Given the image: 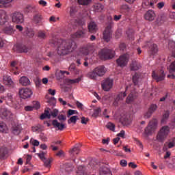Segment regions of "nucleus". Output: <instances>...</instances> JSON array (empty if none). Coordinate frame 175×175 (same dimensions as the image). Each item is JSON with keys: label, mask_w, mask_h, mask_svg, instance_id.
I'll return each mask as SVG.
<instances>
[{"label": "nucleus", "mask_w": 175, "mask_h": 175, "mask_svg": "<svg viewBox=\"0 0 175 175\" xmlns=\"http://www.w3.org/2000/svg\"><path fill=\"white\" fill-rule=\"evenodd\" d=\"M76 49H77V44L75 41L72 40H64L59 43L57 51L59 55H68V54L72 53Z\"/></svg>", "instance_id": "obj_1"}, {"label": "nucleus", "mask_w": 175, "mask_h": 175, "mask_svg": "<svg viewBox=\"0 0 175 175\" xmlns=\"http://www.w3.org/2000/svg\"><path fill=\"white\" fill-rule=\"evenodd\" d=\"M114 55H116V53L110 49H102L98 53V57L100 59H110L113 58Z\"/></svg>", "instance_id": "obj_2"}, {"label": "nucleus", "mask_w": 175, "mask_h": 175, "mask_svg": "<svg viewBox=\"0 0 175 175\" xmlns=\"http://www.w3.org/2000/svg\"><path fill=\"white\" fill-rule=\"evenodd\" d=\"M170 132V129L169 128V126H163L157 135V140H158V142H163V140H165V139L167 137Z\"/></svg>", "instance_id": "obj_3"}, {"label": "nucleus", "mask_w": 175, "mask_h": 175, "mask_svg": "<svg viewBox=\"0 0 175 175\" xmlns=\"http://www.w3.org/2000/svg\"><path fill=\"white\" fill-rule=\"evenodd\" d=\"M12 21L15 24H23L24 23V14L20 12H15L12 14Z\"/></svg>", "instance_id": "obj_4"}, {"label": "nucleus", "mask_w": 175, "mask_h": 175, "mask_svg": "<svg viewBox=\"0 0 175 175\" xmlns=\"http://www.w3.org/2000/svg\"><path fill=\"white\" fill-rule=\"evenodd\" d=\"M129 61V55H122L116 60V64L120 68H124L128 65Z\"/></svg>", "instance_id": "obj_5"}, {"label": "nucleus", "mask_w": 175, "mask_h": 175, "mask_svg": "<svg viewBox=\"0 0 175 175\" xmlns=\"http://www.w3.org/2000/svg\"><path fill=\"white\" fill-rule=\"evenodd\" d=\"M101 87L103 91L109 92L113 88V79L107 78L102 81Z\"/></svg>", "instance_id": "obj_6"}, {"label": "nucleus", "mask_w": 175, "mask_h": 175, "mask_svg": "<svg viewBox=\"0 0 175 175\" xmlns=\"http://www.w3.org/2000/svg\"><path fill=\"white\" fill-rule=\"evenodd\" d=\"M32 90L29 88H22L19 90V96L22 99H28L32 95Z\"/></svg>", "instance_id": "obj_7"}, {"label": "nucleus", "mask_w": 175, "mask_h": 175, "mask_svg": "<svg viewBox=\"0 0 175 175\" xmlns=\"http://www.w3.org/2000/svg\"><path fill=\"white\" fill-rule=\"evenodd\" d=\"M157 129V122H150L148 126L145 129V133L150 136L154 133Z\"/></svg>", "instance_id": "obj_8"}, {"label": "nucleus", "mask_w": 175, "mask_h": 175, "mask_svg": "<svg viewBox=\"0 0 175 175\" xmlns=\"http://www.w3.org/2000/svg\"><path fill=\"white\" fill-rule=\"evenodd\" d=\"M1 98L3 100H5L7 105L16 109V107L14 104V98H13V95H12V94H8L5 97L2 96Z\"/></svg>", "instance_id": "obj_9"}, {"label": "nucleus", "mask_w": 175, "mask_h": 175, "mask_svg": "<svg viewBox=\"0 0 175 175\" xmlns=\"http://www.w3.org/2000/svg\"><path fill=\"white\" fill-rule=\"evenodd\" d=\"M9 23V16L6 14V12L3 10H0V25H6Z\"/></svg>", "instance_id": "obj_10"}, {"label": "nucleus", "mask_w": 175, "mask_h": 175, "mask_svg": "<svg viewBox=\"0 0 175 175\" xmlns=\"http://www.w3.org/2000/svg\"><path fill=\"white\" fill-rule=\"evenodd\" d=\"M112 31H111V25H109L105 28V30L103 33V38L106 42H110V39H111Z\"/></svg>", "instance_id": "obj_11"}, {"label": "nucleus", "mask_w": 175, "mask_h": 175, "mask_svg": "<svg viewBox=\"0 0 175 175\" xmlns=\"http://www.w3.org/2000/svg\"><path fill=\"white\" fill-rule=\"evenodd\" d=\"M12 111L6 107H1L0 109V117L1 118H10Z\"/></svg>", "instance_id": "obj_12"}, {"label": "nucleus", "mask_w": 175, "mask_h": 175, "mask_svg": "<svg viewBox=\"0 0 175 175\" xmlns=\"http://www.w3.org/2000/svg\"><path fill=\"white\" fill-rule=\"evenodd\" d=\"M13 49L16 53H28V48L25 45L15 44Z\"/></svg>", "instance_id": "obj_13"}, {"label": "nucleus", "mask_w": 175, "mask_h": 175, "mask_svg": "<svg viewBox=\"0 0 175 175\" xmlns=\"http://www.w3.org/2000/svg\"><path fill=\"white\" fill-rule=\"evenodd\" d=\"M3 32L6 35H13L16 32V30L14 29V27L8 24L3 29Z\"/></svg>", "instance_id": "obj_14"}, {"label": "nucleus", "mask_w": 175, "mask_h": 175, "mask_svg": "<svg viewBox=\"0 0 175 175\" xmlns=\"http://www.w3.org/2000/svg\"><path fill=\"white\" fill-rule=\"evenodd\" d=\"M94 70V72H96L97 76H98L99 77H102V76H104L105 73H106V68H105V66H98Z\"/></svg>", "instance_id": "obj_15"}, {"label": "nucleus", "mask_w": 175, "mask_h": 175, "mask_svg": "<svg viewBox=\"0 0 175 175\" xmlns=\"http://www.w3.org/2000/svg\"><path fill=\"white\" fill-rule=\"evenodd\" d=\"M160 73H161V75L159 77L155 73V71H153L152 73V77H153V79L157 80V81H162V80H164L165 79V71L163 70V69H161L160 70Z\"/></svg>", "instance_id": "obj_16"}, {"label": "nucleus", "mask_w": 175, "mask_h": 175, "mask_svg": "<svg viewBox=\"0 0 175 175\" xmlns=\"http://www.w3.org/2000/svg\"><path fill=\"white\" fill-rule=\"evenodd\" d=\"M85 30H79L71 36L72 39H79L80 38H85Z\"/></svg>", "instance_id": "obj_17"}, {"label": "nucleus", "mask_w": 175, "mask_h": 175, "mask_svg": "<svg viewBox=\"0 0 175 175\" xmlns=\"http://www.w3.org/2000/svg\"><path fill=\"white\" fill-rule=\"evenodd\" d=\"M144 17L148 21H153L155 19V12L153 10H148L145 14Z\"/></svg>", "instance_id": "obj_18"}, {"label": "nucleus", "mask_w": 175, "mask_h": 175, "mask_svg": "<svg viewBox=\"0 0 175 175\" xmlns=\"http://www.w3.org/2000/svg\"><path fill=\"white\" fill-rule=\"evenodd\" d=\"M150 49V54L154 55L158 53V46L156 44L148 42L147 45Z\"/></svg>", "instance_id": "obj_19"}, {"label": "nucleus", "mask_w": 175, "mask_h": 175, "mask_svg": "<svg viewBox=\"0 0 175 175\" xmlns=\"http://www.w3.org/2000/svg\"><path fill=\"white\" fill-rule=\"evenodd\" d=\"M52 124L54 128H56L59 131H64V129L65 128V124L59 123L57 120H53Z\"/></svg>", "instance_id": "obj_20"}, {"label": "nucleus", "mask_w": 175, "mask_h": 175, "mask_svg": "<svg viewBox=\"0 0 175 175\" xmlns=\"http://www.w3.org/2000/svg\"><path fill=\"white\" fill-rule=\"evenodd\" d=\"M8 156V148L2 147L0 149V158L1 159H6Z\"/></svg>", "instance_id": "obj_21"}, {"label": "nucleus", "mask_w": 175, "mask_h": 175, "mask_svg": "<svg viewBox=\"0 0 175 175\" xmlns=\"http://www.w3.org/2000/svg\"><path fill=\"white\" fill-rule=\"evenodd\" d=\"M21 131H23V127H21V125L18 124L12 127V133L16 135H20V133H21Z\"/></svg>", "instance_id": "obj_22"}, {"label": "nucleus", "mask_w": 175, "mask_h": 175, "mask_svg": "<svg viewBox=\"0 0 175 175\" xmlns=\"http://www.w3.org/2000/svg\"><path fill=\"white\" fill-rule=\"evenodd\" d=\"M19 83L20 84H21V85H29V84H31V81H29V79H28V77L23 76L21 77L19 79Z\"/></svg>", "instance_id": "obj_23"}, {"label": "nucleus", "mask_w": 175, "mask_h": 175, "mask_svg": "<svg viewBox=\"0 0 175 175\" xmlns=\"http://www.w3.org/2000/svg\"><path fill=\"white\" fill-rule=\"evenodd\" d=\"M88 30L91 33H94L96 31H98V27L95 22H90L88 25Z\"/></svg>", "instance_id": "obj_24"}, {"label": "nucleus", "mask_w": 175, "mask_h": 175, "mask_svg": "<svg viewBox=\"0 0 175 175\" xmlns=\"http://www.w3.org/2000/svg\"><path fill=\"white\" fill-rule=\"evenodd\" d=\"M3 83L5 85H13V81L10 76L5 75L3 77Z\"/></svg>", "instance_id": "obj_25"}, {"label": "nucleus", "mask_w": 175, "mask_h": 175, "mask_svg": "<svg viewBox=\"0 0 175 175\" xmlns=\"http://www.w3.org/2000/svg\"><path fill=\"white\" fill-rule=\"evenodd\" d=\"M142 66L136 61L132 62L131 64V70H139Z\"/></svg>", "instance_id": "obj_26"}, {"label": "nucleus", "mask_w": 175, "mask_h": 175, "mask_svg": "<svg viewBox=\"0 0 175 175\" xmlns=\"http://www.w3.org/2000/svg\"><path fill=\"white\" fill-rule=\"evenodd\" d=\"M44 118H48L49 120L51 118V113H50L49 109H46L44 113H42L40 116L41 120H44Z\"/></svg>", "instance_id": "obj_27"}, {"label": "nucleus", "mask_w": 175, "mask_h": 175, "mask_svg": "<svg viewBox=\"0 0 175 175\" xmlns=\"http://www.w3.org/2000/svg\"><path fill=\"white\" fill-rule=\"evenodd\" d=\"M98 77V76L97 75L96 72H95V70H93L92 72H89L88 73V77L92 80H96Z\"/></svg>", "instance_id": "obj_28"}, {"label": "nucleus", "mask_w": 175, "mask_h": 175, "mask_svg": "<svg viewBox=\"0 0 175 175\" xmlns=\"http://www.w3.org/2000/svg\"><path fill=\"white\" fill-rule=\"evenodd\" d=\"M157 3V0H148L146 1L144 5L146 6V8H154V5Z\"/></svg>", "instance_id": "obj_29"}, {"label": "nucleus", "mask_w": 175, "mask_h": 175, "mask_svg": "<svg viewBox=\"0 0 175 175\" xmlns=\"http://www.w3.org/2000/svg\"><path fill=\"white\" fill-rule=\"evenodd\" d=\"M70 14L71 17H76V16H77L79 14L77 8L71 7L70 11Z\"/></svg>", "instance_id": "obj_30"}, {"label": "nucleus", "mask_w": 175, "mask_h": 175, "mask_svg": "<svg viewBox=\"0 0 175 175\" xmlns=\"http://www.w3.org/2000/svg\"><path fill=\"white\" fill-rule=\"evenodd\" d=\"M81 145L80 144H77L70 151V154H72L73 155H75V154H76L77 155V154H79V152H80V148L79 147H80Z\"/></svg>", "instance_id": "obj_31"}, {"label": "nucleus", "mask_w": 175, "mask_h": 175, "mask_svg": "<svg viewBox=\"0 0 175 175\" xmlns=\"http://www.w3.org/2000/svg\"><path fill=\"white\" fill-rule=\"evenodd\" d=\"M79 120V116H72L68 120V124H76V122H77V120Z\"/></svg>", "instance_id": "obj_32"}, {"label": "nucleus", "mask_w": 175, "mask_h": 175, "mask_svg": "<svg viewBox=\"0 0 175 175\" xmlns=\"http://www.w3.org/2000/svg\"><path fill=\"white\" fill-rule=\"evenodd\" d=\"M81 81V78L79 77L75 79H66V83H68L69 84H76L77 83H80Z\"/></svg>", "instance_id": "obj_33"}, {"label": "nucleus", "mask_w": 175, "mask_h": 175, "mask_svg": "<svg viewBox=\"0 0 175 175\" xmlns=\"http://www.w3.org/2000/svg\"><path fill=\"white\" fill-rule=\"evenodd\" d=\"M44 165L46 167H51V162H53V159L49 158L45 159L44 161Z\"/></svg>", "instance_id": "obj_34"}, {"label": "nucleus", "mask_w": 175, "mask_h": 175, "mask_svg": "<svg viewBox=\"0 0 175 175\" xmlns=\"http://www.w3.org/2000/svg\"><path fill=\"white\" fill-rule=\"evenodd\" d=\"M91 2H92V0H78V3L82 5V6H88Z\"/></svg>", "instance_id": "obj_35"}, {"label": "nucleus", "mask_w": 175, "mask_h": 175, "mask_svg": "<svg viewBox=\"0 0 175 175\" xmlns=\"http://www.w3.org/2000/svg\"><path fill=\"white\" fill-rule=\"evenodd\" d=\"M7 131L8 126H6V124H5L3 122H0V132L5 133Z\"/></svg>", "instance_id": "obj_36"}, {"label": "nucleus", "mask_w": 175, "mask_h": 175, "mask_svg": "<svg viewBox=\"0 0 175 175\" xmlns=\"http://www.w3.org/2000/svg\"><path fill=\"white\" fill-rule=\"evenodd\" d=\"M136 98V95L133 96V94H130L126 99V103H131Z\"/></svg>", "instance_id": "obj_37"}, {"label": "nucleus", "mask_w": 175, "mask_h": 175, "mask_svg": "<svg viewBox=\"0 0 175 175\" xmlns=\"http://www.w3.org/2000/svg\"><path fill=\"white\" fill-rule=\"evenodd\" d=\"M33 20L35 23H40V21H42V15H40V14H36L33 16Z\"/></svg>", "instance_id": "obj_38"}, {"label": "nucleus", "mask_w": 175, "mask_h": 175, "mask_svg": "<svg viewBox=\"0 0 175 175\" xmlns=\"http://www.w3.org/2000/svg\"><path fill=\"white\" fill-rule=\"evenodd\" d=\"M170 114V112H169V111H166L164 112V113L163 114V119L161 120L162 124H165V122H166V120L169 118Z\"/></svg>", "instance_id": "obj_39"}, {"label": "nucleus", "mask_w": 175, "mask_h": 175, "mask_svg": "<svg viewBox=\"0 0 175 175\" xmlns=\"http://www.w3.org/2000/svg\"><path fill=\"white\" fill-rule=\"evenodd\" d=\"M68 69L70 72H74V73H76L77 75H79L80 72V70L76 69V66H75V64H71Z\"/></svg>", "instance_id": "obj_40"}, {"label": "nucleus", "mask_w": 175, "mask_h": 175, "mask_svg": "<svg viewBox=\"0 0 175 175\" xmlns=\"http://www.w3.org/2000/svg\"><path fill=\"white\" fill-rule=\"evenodd\" d=\"M106 128L107 129H109V131H112V132H114L116 131V125L111 122H108L106 125Z\"/></svg>", "instance_id": "obj_41"}, {"label": "nucleus", "mask_w": 175, "mask_h": 175, "mask_svg": "<svg viewBox=\"0 0 175 175\" xmlns=\"http://www.w3.org/2000/svg\"><path fill=\"white\" fill-rule=\"evenodd\" d=\"M84 172H85V167L83 165H79L77 172V174L83 175L84 174Z\"/></svg>", "instance_id": "obj_42"}, {"label": "nucleus", "mask_w": 175, "mask_h": 175, "mask_svg": "<svg viewBox=\"0 0 175 175\" xmlns=\"http://www.w3.org/2000/svg\"><path fill=\"white\" fill-rule=\"evenodd\" d=\"M11 66L12 68V72H14V75L17 76V75H20V72L17 70V67L16 66V63L14 62L11 63Z\"/></svg>", "instance_id": "obj_43"}, {"label": "nucleus", "mask_w": 175, "mask_h": 175, "mask_svg": "<svg viewBox=\"0 0 175 175\" xmlns=\"http://www.w3.org/2000/svg\"><path fill=\"white\" fill-rule=\"evenodd\" d=\"M94 8L95 10H96L97 12H102L105 7L101 3H98L94 5Z\"/></svg>", "instance_id": "obj_44"}, {"label": "nucleus", "mask_w": 175, "mask_h": 175, "mask_svg": "<svg viewBox=\"0 0 175 175\" xmlns=\"http://www.w3.org/2000/svg\"><path fill=\"white\" fill-rule=\"evenodd\" d=\"M30 144H32V146H34V147H38L39 146V144H40V142H39V141L37 139L31 138Z\"/></svg>", "instance_id": "obj_45"}, {"label": "nucleus", "mask_w": 175, "mask_h": 175, "mask_svg": "<svg viewBox=\"0 0 175 175\" xmlns=\"http://www.w3.org/2000/svg\"><path fill=\"white\" fill-rule=\"evenodd\" d=\"M100 175H113L109 170L104 169L100 171Z\"/></svg>", "instance_id": "obj_46"}, {"label": "nucleus", "mask_w": 175, "mask_h": 175, "mask_svg": "<svg viewBox=\"0 0 175 175\" xmlns=\"http://www.w3.org/2000/svg\"><path fill=\"white\" fill-rule=\"evenodd\" d=\"M169 71L170 73H172V72L175 73V61L172 62L171 64L170 65Z\"/></svg>", "instance_id": "obj_47"}, {"label": "nucleus", "mask_w": 175, "mask_h": 175, "mask_svg": "<svg viewBox=\"0 0 175 175\" xmlns=\"http://www.w3.org/2000/svg\"><path fill=\"white\" fill-rule=\"evenodd\" d=\"M47 36L46 35V33L43 31H40L38 32V38H40L41 39H46Z\"/></svg>", "instance_id": "obj_48"}, {"label": "nucleus", "mask_w": 175, "mask_h": 175, "mask_svg": "<svg viewBox=\"0 0 175 175\" xmlns=\"http://www.w3.org/2000/svg\"><path fill=\"white\" fill-rule=\"evenodd\" d=\"M168 148H173L175 146V138L172 139L169 143H167Z\"/></svg>", "instance_id": "obj_49"}, {"label": "nucleus", "mask_w": 175, "mask_h": 175, "mask_svg": "<svg viewBox=\"0 0 175 175\" xmlns=\"http://www.w3.org/2000/svg\"><path fill=\"white\" fill-rule=\"evenodd\" d=\"M33 109H36V110L40 109V103L38 102V101H34L33 103Z\"/></svg>", "instance_id": "obj_50"}, {"label": "nucleus", "mask_w": 175, "mask_h": 175, "mask_svg": "<svg viewBox=\"0 0 175 175\" xmlns=\"http://www.w3.org/2000/svg\"><path fill=\"white\" fill-rule=\"evenodd\" d=\"M79 112L76 110H73V109H69L68 111V117H69L70 116H73L74 114H78Z\"/></svg>", "instance_id": "obj_51"}, {"label": "nucleus", "mask_w": 175, "mask_h": 175, "mask_svg": "<svg viewBox=\"0 0 175 175\" xmlns=\"http://www.w3.org/2000/svg\"><path fill=\"white\" fill-rule=\"evenodd\" d=\"M120 165L122 167H126V166H128V161H126V160L125 159H122L120 161Z\"/></svg>", "instance_id": "obj_52"}, {"label": "nucleus", "mask_w": 175, "mask_h": 175, "mask_svg": "<svg viewBox=\"0 0 175 175\" xmlns=\"http://www.w3.org/2000/svg\"><path fill=\"white\" fill-rule=\"evenodd\" d=\"M138 80H139V77H137V74H135L133 76V81L134 83V84L136 85V84H137L138 83Z\"/></svg>", "instance_id": "obj_53"}, {"label": "nucleus", "mask_w": 175, "mask_h": 175, "mask_svg": "<svg viewBox=\"0 0 175 175\" xmlns=\"http://www.w3.org/2000/svg\"><path fill=\"white\" fill-rule=\"evenodd\" d=\"M125 96H126V93L125 92H121L118 94V98L122 100Z\"/></svg>", "instance_id": "obj_54"}, {"label": "nucleus", "mask_w": 175, "mask_h": 175, "mask_svg": "<svg viewBox=\"0 0 175 175\" xmlns=\"http://www.w3.org/2000/svg\"><path fill=\"white\" fill-rule=\"evenodd\" d=\"M157 107H158L157 106V105L153 104L150 106L149 111H151V113H154V111L157 110Z\"/></svg>", "instance_id": "obj_55"}, {"label": "nucleus", "mask_w": 175, "mask_h": 175, "mask_svg": "<svg viewBox=\"0 0 175 175\" xmlns=\"http://www.w3.org/2000/svg\"><path fill=\"white\" fill-rule=\"evenodd\" d=\"M58 116V111L57 109H54L51 113V117H53V118H55Z\"/></svg>", "instance_id": "obj_56"}, {"label": "nucleus", "mask_w": 175, "mask_h": 175, "mask_svg": "<svg viewBox=\"0 0 175 175\" xmlns=\"http://www.w3.org/2000/svg\"><path fill=\"white\" fill-rule=\"evenodd\" d=\"M27 35L29 38H33V36L35 35V32H33V30H29L27 33Z\"/></svg>", "instance_id": "obj_57"}, {"label": "nucleus", "mask_w": 175, "mask_h": 175, "mask_svg": "<svg viewBox=\"0 0 175 175\" xmlns=\"http://www.w3.org/2000/svg\"><path fill=\"white\" fill-rule=\"evenodd\" d=\"M11 2H13V0H0V3L3 5H8V3H10Z\"/></svg>", "instance_id": "obj_58"}, {"label": "nucleus", "mask_w": 175, "mask_h": 175, "mask_svg": "<svg viewBox=\"0 0 175 175\" xmlns=\"http://www.w3.org/2000/svg\"><path fill=\"white\" fill-rule=\"evenodd\" d=\"M57 157H59V158H62V157L65 156V153L62 150H59L56 153Z\"/></svg>", "instance_id": "obj_59"}, {"label": "nucleus", "mask_w": 175, "mask_h": 175, "mask_svg": "<svg viewBox=\"0 0 175 175\" xmlns=\"http://www.w3.org/2000/svg\"><path fill=\"white\" fill-rule=\"evenodd\" d=\"M25 111H32L33 110V106L27 105L25 107Z\"/></svg>", "instance_id": "obj_60"}, {"label": "nucleus", "mask_w": 175, "mask_h": 175, "mask_svg": "<svg viewBox=\"0 0 175 175\" xmlns=\"http://www.w3.org/2000/svg\"><path fill=\"white\" fill-rule=\"evenodd\" d=\"M38 156L39 157V158H40V159L44 161L46 159V157H44V152H42V153H38Z\"/></svg>", "instance_id": "obj_61"}, {"label": "nucleus", "mask_w": 175, "mask_h": 175, "mask_svg": "<svg viewBox=\"0 0 175 175\" xmlns=\"http://www.w3.org/2000/svg\"><path fill=\"white\" fill-rule=\"evenodd\" d=\"M152 116V112L151 111H147L144 115V118H150Z\"/></svg>", "instance_id": "obj_62"}, {"label": "nucleus", "mask_w": 175, "mask_h": 175, "mask_svg": "<svg viewBox=\"0 0 175 175\" xmlns=\"http://www.w3.org/2000/svg\"><path fill=\"white\" fill-rule=\"evenodd\" d=\"M165 6V2H159L157 3V8L158 9H163V8Z\"/></svg>", "instance_id": "obj_63"}, {"label": "nucleus", "mask_w": 175, "mask_h": 175, "mask_svg": "<svg viewBox=\"0 0 175 175\" xmlns=\"http://www.w3.org/2000/svg\"><path fill=\"white\" fill-rule=\"evenodd\" d=\"M100 111V108H98L96 110H95L94 113L92 114V116L98 117Z\"/></svg>", "instance_id": "obj_64"}]
</instances>
